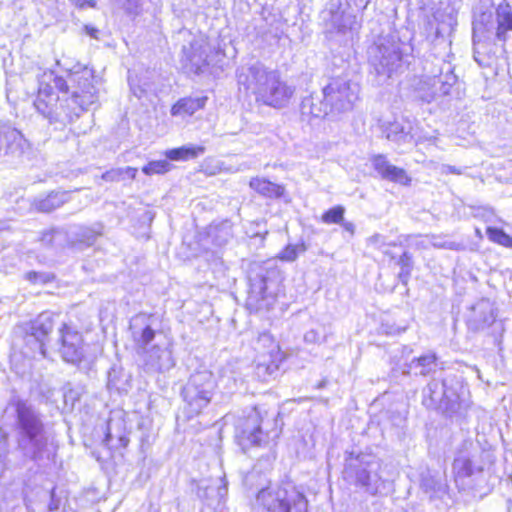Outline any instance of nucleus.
Wrapping results in <instances>:
<instances>
[{"instance_id": "1", "label": "nucleus", "mask_w": 512, "mask_h": 512, "mask_svg": "<svg viewBox=\"0 0 512 512\" xmlns=\"http://www.w3.org/2000/svg\"><path fill=\"white\" fill-rule=\"evenodd\" d=\"M97 99L94 70L77 63L67 70L65 77L43 72L33 104L50 124L62 127L73 122Z\"/></svg>"}, {"instance_id": "2", "label": "nucleus", "mask_w": 512, "mask_h": 512, "mask_svg": "<svg viewBox=\"0 0 512 512\" xmlns=\"http://www.w3.org/2000/svg\"><path fill=\"white\" fill-rule=\"evenodd\" d=\"M5 413L13 418L17 449L25 460L44 470L54 462L56 450L45 424V416L28 399L11 395Z\"/></svg>"}, {"instance_id": "3", "label": "nucleus", "mask_w": 512, "mask_h": 512, "mask_svg": "<svg viewBox=\"0 0 512 512\" xmlns=\"http://www.w3.org/2000/svg\"><path fill=\"white\" fill-rule=\"evenodd\" d=\"M238 84L255 95L265 105L282 108L286 106L295 88L281 80L277 70L267 68L260 62L241 67L237 73Z\"/></svg>"}, {"instance_id": "4", "label": "nucleus", "mask_w": 512, "mask_h": 512, "mask_svg": "<svg viewBox=\"0 0 512 512\" xmlns=\"http://www.w3.org/2000/svg\"><path fill=\"white\" fill-rule=\"evenodd\" d=\"M282 425L279 412H270L263 406H255L238 420L235 437L244 452L252 447H266L271 450L276 446Z\"/></svg>"}, {"instance_id": "5", "label": "nucleus", "mask_w": 512, "mask_h": 512, "mask_svg": "<svg viewBox=\"0 0 512 512\" xmlns=\"http://www.w3.org/2000/svg\"><path fill=\"white\" fill-rule=\"evenodd\" d=\"M152 315L140 313L130 321L132 339L137 353L143 357L146 368L150 371L165 372L175 366L170 345L166 342H157L149 347L156 337V331L152 327Z\"/></svg>"}, {"instance_id": "6", "label": "nucleus", "mask_w": 512, "mask_h": 512, "mask_svg": "<svg viewBox=\"0 0 512 512\" xmlns=\"http://www.w3.org/2000/svg\"><path fill=\"white\" fill-rule=\"evenodd\" d=\"M368 60L378 85L385 84L405 70L401 44L392 37H379L368 49Z\"/></svg>"}, {"instance_id": "7", "label": "nucleus", "mask_w": 512, "mask_h": 512, "mask_svg": "<svg viewBox=\"0 0 512 512\" xmlns=\"http://www.w3.org/2000/svg\"><path fill=\"white\" fill-rule=\"evenodd\" d=\"M380 468V463L373 455L350 452L345 457L344 479L364 493L376 496L385 486L379 473Z\"/></svg>"}, {"instance_id": "8", "label": "nucleus", "mask_w": 512, "mask_h": 512, "mask_svg": "<svg viewBox=\"0 0 512 512\" xmlns=\"http://www.w3.org/2000/svg\"><path fill=\"white\" fill-rule=\"evenodd\" d=\"M256 501L267 512H308L305 495L291 483L261 489Z\"/></svg>"}, {"instance_id": "9", "label": "nucleus", "mask_w": 512, "mask_h": 512, "mask_svg": "<svg viewBox=\"0 0 512 512\" xmlns=\"http://www.w3.org/2000/svg\"><path fill=\"white\" fill-rule=\"evenodd\" d=\"M280 274L276 268L261 267L249 277L246 307L250 312L269 311L276 302Z\"/></svg>"}, {"instance_id": "10", "label": "nucleus", "mask_w": 512, "mask_h": 512, "mask_svg": "<svg viewBox=\"0 0 512 512\" xmlns=\"http://www.w3.org/2000/svg\"><path fill=\"white\" fill-rule=\"evenodd\" d=\"M217 387L213 373L202 368L192 373L181 390L190 416L198 415L211 402Z\"/></svg>"}, {"instance_id": "11", "label": "nucleus", "mask_w": 512, "mask_h": 512, "mask_svg": "<svg viewBox=\"0 0 512 512\" xmlns=\"http://www.w3.org/2000/svg\"><path fill=\"white\" fill-rule=\"evenodd\" d=\"M57 319L58 315L46 311L22 326L25 344L30 346L34 353L38 352L44 358L46 357V341L55 328Z\"/></svg>"}, {"instance_id": "12", "label": "nucleus", "mask_w": 512, "mask_h": 512, "mask_svg": "<svg viewBox=\"0 0 512 512\" xmlns=\"http://www.w3.org/2000/svg\"><path fill=\"white\" fill-rule=\"evenodd\" d=\"M327 38L335 35H345L354 29L356 17L342 9L341 0H329L320 14Z\"/></svg>"}, {"instance_id": "13", "label": "nucleus", "mask_w": 512, "mask_h": 512, "mask_svg": "<svg viewBox=\"0 0 512 512\" xmlns=\"http://www.w3.org/2000/svg\"><path fill=\"white\" fill-rule=\"evenodd\" d=\"M323 91L331 113H342L352 109L358 99L359 88L357 84L337 78L323 87Z\"/></svg>"}, {"instance_id": "14", "label": "nucleus", "mask_w": 512, "mask_h": 512, "mask_svg": "<svg viewBox=\"0 0 512 512\" xmlns=\"http://www.w3.org/2000/svg\"><path fill=\"white\" fill-rule=\"evenodd\" d=\"M58 330L57 343L61 358L67 363L78 365L85 356L82 334L65 323H61Z\"/></svg>"}, {"instance_id": "15", "label": "nucleus", "mask_w": 512, "mask_h": 512, "mask_svg": "<svg viewBox=\"0 0 512 512\" xmlns=\"http://www.w3.org/2000/svg\"><path fill=\"white\" fill-rule=\"evenodd\" d=\"M29 147L24 135L9 122L0 121V158L17 159Z\"/></svg>"}, {"instance_id": "16", "label": "nucleus", "mask_w": 512, "mask_h": 512, "mask_svg": "<svg viewBox=\"0 0 512 512\" xmlns=\"http://www.w3.org/2000/svg\"><path fill=\"white\" fill-rule=\"evenodd\" d=\"M381 133L388 141L400 146L413 141L412 123L405 119H395L393 121H383L380 125Z\"/></svg>"}, {"instance_id": "17", "label": "nucleus", "mask_w": 512, "mask_h": 512, "mask_svg": "<svg viewBox=\"0 0 512 512\" xmlns=\"http://www.w3.org/2000/svg\"><path fill=\"white\" fill-rule=\"evenodd\" d=\"M371 162L374 170L383 180L405 186L410 184L411 178L408 176L407 172L403 168L391 164L385 155H374L371 158Z\"/></svg>"}, {"instance_id": "18", "label": "nucleus", "mask_w": 512, "mask_h": 512, "mask_svg": "<svg viewBox=\"0 0 512 512\" xmlns=\"http://www.w3.org/2000/svg\"><path fill=\"white\" fill-rule=\"evenodd\" d=\"M300 112L303 119H324L331 113L323 89L320 93H311L304 97L300 104Z\"/></svg>"}, {"instance_id": "19", "label": "nucleus", "mask_w": 512, "mask_h": 512, "mask_svg": "<svg viewBox=\"0 0 512 512\" xmlns=\"http://www.w3.org/2000/svg\"><path fill=\"white\" fill-rule=\"evenodd\" d=\"M445 398L442 412L451 417L462 409H466L468 404L464 399V388L453 378L447 379Z\"/></svg>"}, {"instance_id": "20", "label": "nucleus", "mask_w": 512, "mask_h": 512, "mask_svg": "<svg viewBox=\"0 0 512 512\" xmlns=\"http://www.w3.org/2000/svg\"><path fill=\"white\" fill-rule=\"evenodd\" d=\"M70 199L69 191L53 190L33 198L31 208L40 213H51L69 202Z\"/></svg>"}, {"instance_id": "21", "label": "nucleus", "mask_w": 512, "mask_h": 512, "mask_svg": "<svg viewBox=\"0 0 512 512\" xmlns=\"http://www.w3.org/2000/svg\"><path fill=\"white\" fill-rule=\"evenodd\" d=\"M472 446L471 441H464L456 454L453 461V472L458 478H468L471 477L476 470L479 472L482 471V468H476L474 465V454L470 450Z\"/></svg>"}, {"instance_id": "22", "label": "nucleus", "mask_w": 512, "mask_h": 512, "mask_svg": "<svg viewBox=\"0 0 512 512\" xmlns=\"http://www.w3.org/2000/svg\"><path fill=\"white\" fill-rule=\"evenodd\" d=\"M227 495V482L224 478L218 481H202L198 485L197 496L208 506L220 504Z\"/></svg>"}, {"instance_id": "23", "label": "nucleus", "mask_w": 512, "mask_h": 512, "mask_svg": "<svg viewBox=\"0 0 512 512\" xmlns=\"http://www.w3.org/2000/svg\"><path fill=\"white\" fill-rule=\"evenodd\" d=\"M448 378H433L423 389V404L429 409L443 408L446 384Z\"/></svg>"}, {"instance_id": "24", "label": "nucleus", "mask_w": 512, "mask_h": 512, "mask_svg": "<svg viewBox=\"0 0 512 512\" xmlns=\"http://www.w3.org/2000/svg\"><path fill=\"white\" fill-rule=\"evenodd\" d=\"M410 371H414L417 375L427 376L431 373L436 372L438 367L437 355L433 352L426 353L419 357H415L407 365Z\"/></svg>"}, {"instance_id": "25", "label": "nucleus", "mask_w": 512, "mask_h": 512, "mask_svg": "<svg viewBox=\"0 0 512 512\" xmlns=\"http://www.w3.org/2000/svg\"><path fill=\"white\" fill-rule=\"evenodd\" d=\"M496 38L506 41V33L512 31V7L508 3L500 4L496 9Z\"/></svg>"}, {"instance_id": "26", "label": "nucleus", "mask_w": 512, "mask_h": 512, "mask_svg": "<svg viewBox=\"0 0 512 512\" xmlns=\"http://www.w3.org/2000/svg\"><path fill=\"white\" fill-rule=\"evenodd\" d=\"M421 488L429 494L430 499L441 498L447 493L448 485L439 475L431 473L424 474L421 479Z\"/></svg>"}, {"instance_id": "27", "label": "nucleus", "mask_w": 512, "mask_h": 512, "mask_svg": "<svg viewBox=\"0 0 512 512\" xmlns=\"http://www.w3.org/2000/svg\"><path fill=\"white\" fill-rule=\"evenodd\" d=\"M208 237L217 247L227 245L233 238V224L229 220L210 226Z\"/></svg>"}, {"instance_id": "28", "label": "nucleus", "mask_w": 512, "mask_h": 512, "mask_svg": "<svg viewBox=\"0 0 512 512\" xmlns=\"http://www.w3.org/2000/svg\"><path fill=\"white\" fill-rule=\"evenodd\" d=\"M207 97L182 98L178 100L171 108L173 116L193 115L197 110L205 106Z\"/></svg>"}, {"instance_id": "29", "label": "nucleus", "mask_w": 512, "mask_h": 512, "mask_svg": "<svg viewBox=\"0 0 512 512\" xmlns=\"http://www.w3.org/2000/svg\"><path fill=\"white\" fill-rule=\"evenodd\" d=\"M249 185L257 193L268 198H280L284 193V188L281 185L265 178H252Z\"/></svg>"}, {"instance_id": "30", "label": "nucleus", "mask_w": 512, "mask_h": 512, "mask_svg": "<svg viewBox=\"0 0 512 512\" xmlns=\"http://www.w3.org/2000/svg\"><path fill=\"white\" fill-rule=\"evenodd\" d=\"M102 234L103 225L100 223H96L91 227L83 226L75 233V241L85 246H91Z\"/></svg>"}, {"instance_id": "31", "label": "nucleus", "mask_w": 512, "mask_h": 512, "mask_svg": "<svg viewBox=\"0 0 512 512\" xmlns=\"http://www.w3.org/2000/svg\"><path fill=\"white\" fill-rule=\"evenodd\" d=\"M435 82L440 84V92L447 95L451 87L457 82V76L454 74L450 63H444L438 75H434Z\"/></svg>"}, {"instance_id": "32", "label": "nucleus", "mask_w": 512, "mask_h": 512, "mask_svg": "<svg viewBox=\"0 0 512 512\" xmlns=\"http://www.w3.org/2000/svg\"><path fill=\"white\" fill-rule=\"evenodd\" d=\"M396 264L400 267L397 278L399 282L407 286L414 266L412 254L408 251L403 252Z\"/></svg>"}, {"instance_id": "33", "label": "nucleus", "mask_w": 512, "mask_h": 512, "mask_svg": "<svg viewBox=\"0 0 512 512\" xmlns=\"http://www.w3.org/2000/svg\"><path fill=\"white\" fill-rule=\"evenodd\" d=\"M494 28V18L491 11L481 12L476 15L473 21V37L478 33H484Z\"/></svg>"}, {"instance_id": "34", "label": "nucleus", "mask_w": 512, "mask_h": 512, "mask_svg": "<svg viewBox=\"0 0 512 512\" xmlns=\"http://www.w3.org/2000/svg\"><path fill=\"white\" fill-rule=\"evenodd\" d=\"M329 334V329L326 326L318 325L315 328L307 330L303 339L306 344L320 345L327 342Z\"/></svg>"}, {"instance_id": "35", "label": "nucleus", "mask_w": 512, "mask_h": 512, "mask_svg": "<svg viewBox=\"0 0 512 512\" xmlns=\"http://www.w3.org/2000/svg\"><path fill=\"white\" fill-rule=\"evenodd\" d=\"M121 368L113 366L107 374V387L109 390L121 391L125 389L126 379Z\"/></svg>"}, {"instance_id": "36", "label": "nucleus", "mask_w": 512, "mask_h": 512, "mask_svg": "<svg viewBox=\"0 0 512 512\" xmlns=\"http://www.w3.org/2000/svg\"><path fill=\"white\" fill-rule=\"evenodd\" d=\"M486 234L494 243L502 245L507 248H512V237L508 235L503 229L497 227H488Z\"/></svg>"}, {"instance_id": "37", "label": "nucleus", "mask_w": 512, "mask_h": 512, "mask_svg": "<svg viewBox=\"0 0 512 512\" xmlns=\"http://www.w3.org/2000/svg\"><path fill=\"white\" fill-rule=\"evenodd\" d=\"M278 365L274 361H259L255 367V373L262 381H268L278 371Z\"/></svg>"}, {"instance_id": "38", "label": "nucleus", "mask_w": 512, "mask_h": 512, "mask_svg": "<svg viewBox=\"0 0 512 512\" xmlns=\"http://www.w3.org/2000/svg\"><path fill=\"white\" fill-rule=\"evenodd\" d=\"M345 208L334 206L322 214L321 220L325 224H340L344 220Z\"/></svg>"}, {"instance_id": "39", "label": "nucleus", "mask_w": 512, "mask_h": 512, "mask_svg": "<svg viewBox=\"0 0 512 512\" xmlns=\"http://www.w3.org/2000/svg\"><path fill=\"white\" fill-rule=\"evenodd\" d=\"M306 251V246L304 243L300 244H289L287 245L279 254V258L284 261L292 262L296 260L299 253H303Z\"/></svg>"}, {"instance_id": "40", "label": "nucleus", "mask_w": 512, "mask_h": 512, "mask_svg": "<svg viewBox=\"0 0 512 512\" xmlns=\"http://www.w3.org/2000/svg\"><path fill=\"white\" fill-rule=\"evenodd\" d=\"M187 60L190 63L191 70L199 74L202 72V68L207 65V55L204 52L194 51L191 55L187 56Z\"/></svg>"}, {"instance_id": "41", "label": "nucleus", "mask_w": 512, "mask_h": 512, "mask_svg": "<svg viewBox=\"0 0 512 512\" xmlns=\"http://www.w3.org/2000/svg\"><path fill=\"white\" fill-rule=\"evenodd\" d=\"M23 277L32 284H46L54 280V275L52 273L38 271L26 272Z\"/></svg>"}, {"instance_id": "42", "label": "nucleus", "mask_w": 512, "mask_h": 512, "mask_svg": "<svg viewBox=\"0 0 512 512\" xmlns=\"http://www.w3.org/2000/svg\"><path fill=\"white\" fill-rule=\"evenodd\" d=\"M170 163L167 160L151 161L142 168L146 175L162 174L169 170Z\"/></svg>"}, {"instance_id": "43", "label": "nucleus", "mask_w": 512, "mask_h": 512, "mask_svg": "<svg viewBox=\"0 0 512 512\" xmlns=\"http://www.w3.org/2000/svg\"><path fill=\"white\" fill-rule=\"evenodd\" d=\"M128 14L138 15L141 11L140 0H115Z\"/></svg>"}, {"instance_id": "44", "label": "nucleus", "mask_w": 512, "mask_h": 512, "mask_svg": "<svg viewBox=\"0 0 512 512\" xmlns=\"http://www.w3.org/2000/svg\"><path fill=\"white\" fill-rule=\"evenodd\" d=\"M179 149L182 151V160H188V159H193V158H196L197 156L201 155L204 153V148L201 147V146H198V147H194V146H189V147H186V146H183V147H179Z\"/></svg>"}, {"instance_id": "45", "label": "nucleus", "mask_w": 512, "mask_h": 512, "mask_svg": "<svg viewBox=\"0 0 512 512\" xmlns=\"http://www.w3.org/2000/svg\"><path fill=\"white\" fill-rule=\"evenodd\" d=\"M58 235H60V230L52 228L42 232L40 241L44 246H53Z\"/></svg>"}, {"instance_id": "46", "label": "nucleus", "mask_w": 512, "mask_h": 512, "mask_svg": "<svg viewBox=\"0 0 512 512\" xmlns=\"http://www.w3.org/2000/svg\"><path fill=\"white\" fill-rule=\"evenodd\" d=\"M102 178L105 181H111V182H113V181H120V180L124 179L122 168L111 169L109 171H106L102 175Z\"/></svg>"}, {"instance_id": "47", "label": "nucleus", "mask_w": 512, "mask_h": 512, "mask_svg": "<svg viewBox=\"0 0 512 512\" xmlns=\"http://www.w3.org/2000/svg\"><path fill=\"white\" fill-rule=\"evenodd\" d=\"M367 242L369 245H372L374 246L375 248L381 250L383 248V246L385 245L384 243V237L381 235V234H374L372 235L371 237H369L367 239Z\"/></svg>"}, {"instance_id": "48", "label": "nucleus", "mask_w": 512, "mask_h": 512, "mask_svg": "<svg viewBox=\"0 0 512 512\" xmlns=\"http://www.w3.org/2000/svg\"><path fill=\"white\" fill-rule=\"evenodd\" d=\"M60 501L55 498L54 492L51 493V500L48 505L49 512H58L59 510ZM63 512H75L73 509L69 508L66 509L64 507Z\"/></svg>"}, {"instance_id": "49", "label": "nucleus", "mask_w": 512, "mask_h": 512, "mask_svg": "<svg viewBox=\"0 0 512 512\" xmlns=\"http://www.w3.org/2000/svg\"><path fill=\"white\" fill-rule=\"evenodd\" d=\"M441 173L442 174L462 175L464 173V170L461 168H458L456 166L445 164V165H442V167H441Z\"/></svg>"}, {"instance_id": "50", "label": "nucleus", "mask_w": 512, "mask_h": 512, "mask_svg": "<svg viewBox=\"0 0 512 512\" xmlns=\"http://www.w3.org/2000/svg\"><path fill=\"white\" fill-rule=\"evenodd\" d=\"M369 2H370V0H347V4L349 6H353L356 9H361V10L365 9Z\"/></svg>"}, {"instance_id": "51", "label": "nucleus", "mask_w": 512, "mask_h": 512, "mask_svg": "<svg viewBox=\"0 0 512 512\" xmlns=\"http://www.w3.org/2000/svg\"><path fill=\"white\" fill-rule=\"evenodd\" d=\"M182 151L179 148L171 149L167 151L166 156L167 158L175 161L182 160Z\"/></svg>"}, {"instance_id": "52", "label": "nucleus", "mask_w": 512, "mask_h": 512, "mask_svg": "<svg viewBox=\"0 0 512 512\" xmlns=\"http://www.w3.org/2000/svg\"><path fill=\"white\" fill-rule=\"evenodd\" d=\"M75 6L84 8L85 6L95 7L96 3L94 0H70Z\"/></svg>"}, {"instance_id": "53", "label": "nucleus", "mask_w": 512, "mask_h": 512, "mask_svg": "<svg viewBox=\"0 0 512 512\" xmlns=\"http://www.w3.org/2000/svg\"><path fill=\"white\" fill-rule=\"evenodd\" d=\"M122 171H123V177H128L130 179H135L136 175H137V172L138 170L136 168H133V167H125V168H122Z\"/></svg>"}, {"instance_id": "54", "label": "nucleus", "mask_w": 512, "mask_h": 512, "mask_svg": "<svg viewBox=\"0 0 512 512\" xmlns=\"http://www.w3.org/2000/svg\"><path fill=\"white\" fill-rule=\"evenodd\" d=\"M84 30L91 38L98 39L99 30L93 26L85 25Z\"/></svg>"}, {"instance_id": "55", "label": "nucleus", "mask_w": 512, "mask_h": 512, "mask_svg": "<svg viewBox=\"0 0 512 512\" xmlns=\"http://www.w3.org/2000/svg\"><path fill=\"white\" fill-rule=\"evenodd\" d=\"M340 225L343 227V229L347 232H349L351 235L355 233V225L352 222H348L343 220Z\"/></svg>"}, {"instance_id": "56", "label": "nucleus", "mask_w": 512, "mask_h": 512, "mask_svg": "<svg viewBox=\"0 0 512 512\" xmlns=\"http://www.w3.org/2000/svg\"><path fill=\"white\" fill-rule=\"evenodd\" d=\"M131 91H132L133 95L135 97H137L138 99H141L145 93L144 89H142L141 87H133L132 85H131Z\"/></svg>"}, {"instance_id": "57", "label": "nucleus", "mask_w": 512, "mask_h": 512, "mask_svg": "<svg viewBox=\"0 0 512 512\" xmlns=\"http://www.w3.org/2000/svg\"><path fill=\"white\" fill-rule=\"evenodd\" d=\"M111 438H112V435H111V432H110V428H109V424L107 425V432H106V435H105V438L103 440V444L105 446H108L109 445V442L111 441Z\"/></svg>"}, {"instance_id": "58", "label": "nucleus", "mask_w": 512, "mask_h": 512, "mask_svg": "<svg viewBox=\"0 0 512 512\" xmlns=\"http://www.w3.org/2000/svg\"><path fill=\"white\" fill-rule=\"evenodd\" d=\"M327 383H328V381H327L326 379H323V380H321V381L318 383L317 388H318V389H322V388L326 387Z\"/></svg>"}, {"instance_id": "59", "label": "nucleus", "mask_w": 512, "mask_h": 512, "mask_svg": "<svg viewBox=\"0 0 512 512\" xmlns=\"http://www.w3.org/2000/svg\"><path fill=\"white\" fill-rule=\"evenodd\" d=\"M435 97V93H431L429 94L427 97L423 98V100H425L426 102H431Z\"/></svg>"}, {"instance_id": "60", "label": "nucleus", "mask_w": 512, "mask_h": 512, "mask_svg": "<svg viewBox=\"0 0 512 512\" xmlns=\"http://www.w3.org/2000/svg\"><path fill=\"white\" fill-rule=\"evenodd\" d=\"M259 341H270V336L268 334H263L259 337Z\"/></svg>"}, {"instance_id": "61", "label": "nucleus", "mask_w": 512, "mask_h": 512, "mask_svg": "<svg viewBox=\"0 0 512 512\" xmlns=\"http://www.w3.org/2000/svg\"><path fill=\"white\" fill-rule=\"evenodd\" d=\"M119 441L121 442V444H122L123 446H126V445H127V443H128V439H127L126 437H123V436H120V437H119Z\"/></svg>"}, {"instance_id": "62", "label": "nucleus", "mask_w": 512, "mask_h": 512, "mask_svg": "<svg viewBox=\"0 0 512 512\" xmlns=\"http://www.w3.org/2000/svg\"><path fill=\"white\" fill-rule=\"evenodd\" d=\"M254 239H259V241L262 243L264 241V236L261 235L260 233H256L254 236H253Z\"/></svg>"}, {"instance_id": "63", "label": "nucleus", "mask_w": 512, "mask_h": 512, "mask_svg": "<svg viewBox=\"0 0 512 512\" xmlns=\"http://www.w3.org/2000/svg\"><path fill=\"white\" fill-rule=\"evenodd\" d=\"M7 438V434L0 429V441H5Z\"/></svg>"}, {"instance_id": "64", "label": "nucleus", "mask_w": 512, "mask_h": 512, "mask_svg": "<svg viewBox=\"0 0 512 512\" xmlns=\"http://www.w3.org/2000/svg\"><path fill=\"white\" fill-rule=\"evenodd\" d=\"M383 252H384L386 255L390 256V258H391V259H394V258H395V256H394V255H392L389 251H386V250H385V251H383Z\"/></svg>"}]
</instances>
